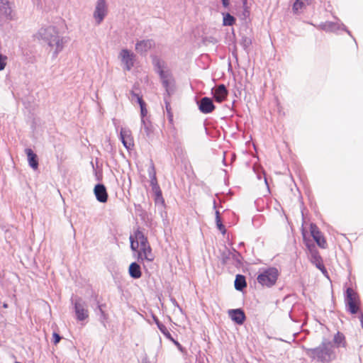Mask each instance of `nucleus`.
<instances>
[{
	"mask_svg": "<svg viewBox=\"0 0 363 363\" xmlns=\"http://www.w3.org/2000/svg\"><path fill=\"white\" fill-rule=\"evenodd\" d=\"M33 37L41 43L46 44L52 50L53 57H57L67 43V38L61 35L57 27L53 25L42 26Z\"/></svg>",
	"mask_w": 363,
	"mask_h": 363,
	"instance_id": "nucleus-1",
	"label": "nucleus"
},
{
	"mask_svg": "<svg viewBox=\"0 0 363 363\" xmlns=\"http://www.w3.org/2000/svg\"><path fill=\"white\" fill-rule=\"evenodd\" d=\"M152 65L155 72L159 74L167 95L169 97L175 91V82L172 72L165 69V63L157 56L152 57Z\"/></svg>",
	"mask_w": 363,
	"mask_h": 363,
	"instance_id": "nucleus-2",
	"label": "nucleus"
},
{
	"mask_svg": "<svg viewBox=\"0 0 363 363\" xmlns=\"http://www.w3.org/2000/svg\"><path fill=\"white\" fill-rule=\"evenodd\" d=\"M334 345L329 340H323L322 343L315 348H311L307 350V354L313 359L321 362H330L335 358L334 352Z\"/></svg>",
	"mask_w": 363,
	"mask_h": 363,
	"instance_id": "nucleus-3",
	"label": "nucleus"
},
{
	"mask_svg": "<svg viewBox=\"0 0 363 363\" xmlns=\"http://www.w3.org/2000/svg\"><path fill=\"white\" fill-rule=\"evenodd\" d=\"M279 277V272L275 267H269L263 269V271L257 276V281L259 284L266 287H272L274 286Z\"/></svg>",
	"mask_w": 363,
	"mask_h": 363,
	"instance_id": "nucleus-4",
	"label": "nucleus"
},
{
	"mask_svg": "<svg viewBox=\"0 0 363 363\" xmlns=\"http://www.w3.org/2000/svg\"><path fill=\"white\" fill-rule=\"evenodd\" d=\"M345 302L347 311L355 314L359 311V298L358 294L351 288H347L345 293Z\"/></svg>",
	"mask_w": 363,
	"mask_h": 363,
	"instance_id": "nucleus-5",
	"label": "nucleus"
},
{
	"mask_svg": "<svg viewBox=\"0 0 363 363\" xmlns=\"http://www.w3.org/2000/svg\"><path fill=\"white\" fill-rule=\"evenodd\" d=\"M74 305L76 318L78 320L82 321L89 317V311L86 303L81 298H76L72 300Z\"/></svg>",
	"mask_w": 363,
	"mask_h": 363,
	"instance_id": "nucleus-6",
	"label": "nucleus"
},
{
	"mask_svg": "<svg viewBox=\"0 0 363 363\" xmlns=\"http://www.w3.org/2000/svg\"><path fill=\"white\" fill-rule=\"evenodd\" d=\"M108 14V5L106 0H97L93 13V18L97 25H100Z\"/></svg>",
	"mask_w": 363,
	"mask_h": 363,
	"instance_id": "nucleus-7",
	"label": "nucleus"
},
{
	"mask_svg": "<svg viewBox=\"0 0 363 363\" xmlns=\"http://www.w3.org/2000/svg\"><path fill=\"white\" fill-rule=\"evenodd\" d=\"M118 58L123 65V69L130 71L134 66L135 55L128 49H122L119 53Z\"/></svg>",
	"mask_w": 363,
	"mask_h": 363,
	"instance_id": "nucleus-8",
	"label": "nucleus"
},
{
	"mask_svg": "<svg viewBox=\"0 0 363 363\" xmlns=\"http://www.w3.org/2000/svg\"><path fill=\"white\" fill-rule=\"evenodd\" d=\"M12 2L11 0H0V19L11 21L13 18Z\"/></svg>",
	"mask_w": 363,
	"mask_h": 363,
	"instance_id": "nucleus-9",
	"label": "nucleus"
},
{
	"mask_svg": "<svg viewBox=\"0 0 363 363\" xmlns=\"http://www.w3.org/2000/svg\"><path fill=\"white\" fill-rule=\"evenodd\" d=\"M318 28L326 32H336L339 30H343L351 35L350 31L347 29L346 26L340 20H337L336 22L326 21L322 23Z\"/></svg>",
	"mask_w": 363,
	"mask_h": 363,
	"instance_id": "nucleus-10",
	"label": "nucleus"
},
{
	"mask_svg": "<svg viewBox=\"0 0 363 363\" xmlns=\"http://www.w3.org/2000/svg\"><path fill=\"white\" fill-rule=\"evenodd\" d=\"M310 231L317 245L321 248H325L327 246L325 239L323 236L322 233L320 231L318 226L314 223H311L310 225Z\"/></svg>",
	"mask_w": 363,
	"mask_h": 363,
	"instance_id": "nucleus-11",
	"label": "nucleus"
},
{
	"mask_svg": "<svg viewBox=\"0 0 363 363\" xmlns=\"http://www.w3.org/2000/svg\"><path fill=\"white\" fill-rule=\"evenodd\" d=\"M199 111L205 114L213 112L216 106L213 104V100L208 97H203L199 101L197 102Z\"/></svg>",
	"mask_w": 363,
	"mask_h": 363,
	"instance_id": "nucleus-12",
	"label": "nucleus"
},
{
	"mask_svg": "<svg viewBox=\"0 0 363 363\" xmlns=\"http://www.w3.org/2000/svg\"><path fill=\"white\" fill-rule=\"evenodd\" d=\"M213 98L216 102L221 103L225 100L228 91L224 84H219L211 90Z\"/></svg>",
	"mask_w": 363,
	"mask_h": 363,
	"instance_id": "nucleus-13",
	"label": "nucleus"
},
{
	"mask_svg": "<svg viewBox=\"0 0 363 363\" xmlns=\"http://www.w3.org/2000/svg\"><path fill=\"white\" fill-rule=\"evenodd\" d=\"M120 138L126 149L130 150L133 147V140L129 129L122 128L120 132Z\"/></svg>",
	"mask_w": 363,
	"mask_h": 363,
	"instance_id": "nucleus-14",
	"label": "nucleus"
},
{
	"mask_svg": "<svg viewBox=\"0 0 363 363\" xmlns=\"http://www.w3.org/2000/svg\"><path fill=\"white\" fill-rule=\"evenodd\" d=\"M94 194L98 201L106 203L108 200V193L106 186L103 184H97L94 186Z\"/></svg>",
	"mask_w": 363,
	"mask_h": 363,
	"instance_id": "nucleus-15",
	"label": "nucleus"
},
{
	"mask_svg": "<svg viewBox=\"0 0 363 363\" xmlns=\"http://www.w3.org/2000/svg\"><path fill=\"white\" fill-rule=\"evenodd\" d=\"M155 45L152 40H143L135 44V50L140 54H145Z\"/></svg>",
	"mask_w": 363,
	"mask_h": 363,
	"instance_id": "nucleus-16",
	"label": "nucleus"
},
{
	"mask_svg": "<svg viewBox=\"0 0 363 363\" xmlns=\"http://www.w3.org/2000/svg\"><path fill=\"white\" fill-rule=\"evenodd\" d=\"M228 314L232 320L238 325H242L246 318L244 311L240 308L229 310Z\"/></svg>",
	"mask_w": 363,
	"mask_h": 363,
	"instance_id": "nucleus-17",
	"label": "nucleus"
},
{
	"mask_svg": "<svg viewBox=\"0 0 363 363\" xmlns=\"http://www.w3.org/2000/svg\"><path fill=\"white\" fill-rule=\"evenodd\" d=\"M311 261L323 272V274L327 273V270L323 263L322 258L315 250H311Z\"/></svg>",
	"mask_w": 363,
	"mask_h": 363,
	"instance_id": "nucleus-18",
	"label": "nucleus"
},
{
	"mask_svg": "<svg viewBox=\"0 0 363 363\" xmlns=\"http://www.w3.org/2000/svg\"><path fill=\"white\" fill-rule=\"evenodd\" d=\"M25 152L28 157V161L30 167L33 169H37L38 167V160L37 155L30 149L26 148Z\"/></svg>",
	"mask_w": 363,
	"mask_h": 363,
	"instance_id": "nucleus-19",
	"label": "nucleus"
},
{
	"mask_svg": "<svg viewBox=\"0 0 363 363\" xmlns=\"http://www.w3.org/2000/svg\"><path fill=\"white\" fill-rule=\"evenodd\" d=\"M130 277L133 279H139L142 276L140 266L137 262H132L128 269Z\"/></svg>",
	"mask_w": 363,
	"mask_h": 363,
	"instance_id": "nucleus-20",
	"label": "nucleus"
},
{
	"mask_svg": "<svg viewBox=\"0 0 363 363\" xmlns=\"http://www.w3.org/2000/svg\"><path fill=\"white\" fill-rule=\"evenodd\" d=\"M146 247H140V250L138 252V259L143 260L147 259L148 261H151L153 259V257L151 255V248L149 246V249H145Z\"/></svg>",
	"mask_w": 363,
	"mask_h": 363,
	"instance_id": "nucleus-21",
	"label": "nucleus"
},
{
	"mask_svg": "<svg viewBox=\"0 0 363 363\" xmlns=\"http://www.w3.org/2000/svg\"><path fill=\"white\" fill-rule=\"evenodd\" d=\"M135 238L136 242L138 243L140 248V247H146L145 249H149V244L147 242V239L144 236L143 233L140 231H137L135 233Z\"/></svg>",
	"mask_w": 363,
	"mask_h": 363,
	"instance_id": "nucleus-22",
	"label": "nucleus"
},
{
	"mask_svg": "<svg viewBox=\"0 0 363 363\" xmlns=\"http://www.w3.org/2000/svg\"><path fill=\"white\" fill-rule=\"evenodd\" d=\"M141 130L140 131L147 138H150L152 134V127L150 122L145 121H141Z\"/></svg>",
	"mask_w": 363,
	"mask_h": 363,
	"instance_id": "nucleus-23",
	"label": "nucleus"
},
{
	"mask_svg": "<svg viewBox=\"0 0 363 363\" xmlns=\"http://www.w3.org/2000/svg\"><path fill=\"white\" fill-rule=\"evenodd\" d=\"M247 286V282L245 276L238 274L235 280V288L238 291H242Z\"/></svg>",
	"mask_w": 363,
	"mask_h": 363,
	"instance_id": "nucleus-24",
	"label": "nucleus"
},
{
	"mask_svg": "<svg viewBox=\"0 0 363 363\" xmlns=\"http://www.w3.org/2000/svg\"><path fill=\"white\" fill-rule=\"evenodd\" d=\"M153 318H154V320H155L156 325H157V328L160 330V332L167 339H169V340H173V337H172V335L170 334V333L169 332V330H167V328H166V326L164 324H162L161 322H160V320L157 319V318L153 317Z\"/></svg>",
	"mask_w": 363,
	"mask_h": 363,
	"instance_id": "nucleus-25",
	"label": "nucleus"
},
{
	"mask_svg": "<svg viewBox=\"0 0 363 363\" xmlns=\"http://www.w3.org/2000/svg\"><path fill=\"white\" fill-rule=\"evenodd\" d=\"M313 0H296L293 5V10L295 13L310 5Z\"/></svg>",
	"mask_w": 363,
	"mask_h": 363,
	"instance_id": "nucleus-26",
	"label": "nucleus"
},
{
	"mask_svg": "<svg viewBox=\"0 0 363 363\" xmlns=\"http://www.w3.org/2000/svg\"><path fill=\"white\" fill-rule=\"evenodd\" d=\"M228 257H230L231 259H233V261L236 264H241V263H242V262H241L242 256L235 249H233L232 250H228Z\"/></svg>",
	"mask_w": 363,
	"mask_h": 363,
	"instance_id": "nucleus-27",
	"label": "nucleus"
},
{
	"mask_svg": "<svg viewBox=\"0 0 363 363\" xmlns=\"http://www.w3.org/2000/svg\"><path fill=\"white\" fill-rule=\"evenodd\" d=\"M333 342L337 347L341 346L345 347V342L344 335L342 333H340V332H337L336 335L334 336Z\"/></svg>",
	"mask_w": 363,
	"mask_h": 363,
	"instance_id": "nucleus-28",
	"label": "nucleus"
},
{
	"mask_svg": "<svg viewBox=\"0 0 363 363\" xmlns=\"http://www.w3.org/2000/svg\"><path fill=\"white\" fill-rule=\"evenodd\" d=\"M223 24L225 26H233L235 23V18L230 15L229 13H223Z\"/></svg>",
	"mask_w": 363,
	"mask_h": 363,
	"instance_id": "nucleus-29",
	"label": "nucleus"
},
{
	"mask_svg": "<svg viewBox=\"0 0 363 363\" xmlns=\"http://www.w3.org/2000/svg\"><path fill=\"white\" fill-rule=\"evenodd\" d=\"M138 104L140 105V116H141V121L146 120L145 118L147 113V110L146 108V104L143 99H140L138 98Z\"/></svg>",
	"mask_w": 363,
	"mask_h": 363,
	"instance_id": "nucleus-30",
	"label": "nucleus"
},
{
	"mask_svg": "<svg viewBox=\"0 0 363 363\" xmlns=\"http://www.w3.org/2000/svg\"><path fill=\"white\" fill-rule=\"evenodd\" d=\"M150 184H151V186L152 187V189L154 191H155V193H156L157 196H162V193H161V191L160 190L159 186L157 185V178L156 177L150 179Z\"/></svg>",
	"mask_w": 363,
	"mask_h": 363,
	"instance_id": "nucleus-31",
	"label": "nucleus"
},
{
	"mask_svg": "<svg viewBox=\"0 0 363 363\" xmlns=\"http://www.w3.org/2000/svg\"><path fill=\"white\" fill-rule=\"evenodd\" d=\"M251 43H252V41H251L250 38H249L246 36L242 37L240 44L242 46V48H244V50H246L250 47Z\"/></svg>",
	"mask_w": 363,
	"mask_h": 363,
	"instance_id": "nucleus-32",
	"label": "nucleus"
},
{
	"mask_svg": "<svg viewBox=\"0 0 363 363\" xmlns=\"http://www.w3.org/2000/svg\"><path fill=\"white\" fill-rule=\"evenodd\" d=\"M7 56L0 54V71H2L5 69L7 64Z\"/></svg>",
	"mask_w": 363,
	"mask_h": 363,
	"instance_id": "nucleus-33",
	"label": "nucleus"
},
{
	"mask_svg": "<svg viewBox=\"0 0 363 363\" xmlns=\"http://www.w3.org/2000/svg\"><path fill=\"white\" fill-rule=\"evenodd\" d=\"M216 225H217V227L219 229V230L223 234H225L226 230H225V226L223 225V223L221 222L220 216H218V218H216Z\"/></svg>",
	"mask_w": 363,
	"mask_h": 363,
	"instance_id": "nucleus-34",
	"label": "nucleus"
},
{
	"mask_svg": "<svg viewBox=\"0 0 363 363\" xmlns=\"http://www.w3.org/2000/svg\"><path fill=\"white\" fill-rule=\"evenodd\" d=\"M147 172L150 179L156 177V172L153 163H151Z\"/></svg>",
	"mask_w": 363,
	"mask_h": 363,
	"instance_id": "nucleus-35",
	"label": "nucleus"
},
{
	"mask_svg": "<svg viewBox=\"0 0 363 363\" xmlns=\"http://www.w3.org/2000/svg\"><path fill=\"white\" fill-rule=\"evenodd\" d=\"M130 248L133 251H137L138 247H140L138 243L136 242V240L135 241L133 238L132 236L130 237Z\"/></svg>",
	"mask_w": 363,
	"mask_h": 363,
	"instance_id": "nucleus-36",
	"label": "nucleus"
},
{
	"mask_svg": "<svg viewBox=\"0 0 363 363\" xmlns=\"http://www.w3.org/2000/svg\"><path fill=\"white\" fill-rule=\"evenodd\" d=\"M61 340V336L57 333L52 334V342L54 345H57Z\"/></svg>",
	"mask_w": 363,
	"mask_h": 363,
	"instance_id": "nucleus-37",
	"label": "nucleus"
},
{
	"mask_svg": "<svg viewBox=\"0 0 363 363\" xmlns=\"http://www.w3.org/2000/svg\"><path fill=\"white\" fill-rule=\"evenodd\" d=\"M254 171L257 174V177L258 179H262V174H263L264 175V172L262 171V169L261 168H257V167H254Z\"/></svg>",
	"mask_w": 363,
	"mask_h": 363,
	"instance_id": "nucleus-38",
	"label": "nucleus"
},
{
	"mask_svg": "<svg viewBox=\"0 0 363 363\" xmlns=\"http://www.w3.org/2000/svg\"><path fill=\"white\" fill-rule=\"evenodd\" d=\"M231 259L230 257H228V250H226L225 252H224L223 254H222V262L223 264H225L228 263V260Z\"/></svg>",
	"mask_w": 363,
	"mask_h": 363,
	"instance_id": "nucleus-39",
	"label": "nucleus"
},
{
	"mask_svg": "<svg viewBox=\"0 0 363 363\" xmlns=\"http://www.w3.org/2000/svg\"><path fill=\"white\" fill-rule=\"evenodd\" d=\"M131 97H132V100H136L137 102L138 103V98L140 99H143L142 96H140L139 94L135 93V92H131Z\"/></svg>",
	"mask_w": 363,
	"mask_h": 363,
	"instance_id": "nucleus-40",
	"label": "nucleus"
},
{
	"mask_svg": "<svg viewBox=\"0 0 363 363\" xmlns=\"http://www.w3.org/2000/svg\"><path fill=\"white\" fill-rule=\"evenodd\" d=\"M98 309L101 314V318H106V314H105V312L104 311V310L102 309L101 305H98Z\"/></svg>",
	"mask_w": 363,
	"mask_h": 363,
	"instance_id": "nucleus-41",
	"label": "nucleus"
},
{
	"mask_svg": "<svg viewBox=\"0 0 363 363\" xmlns=\"http://www.w3.org/2000/svg\"><path fill=\"white\" fill-rule=\"evenodd\" d=\"M164 102H165V105H166V110L168 113H170V110H171L170 104H169V102L167 101L166 96H164Z\"/></svg>",
	"mask_w": 363,
	"mask_h": 363,
	"instance_id": "nucleus-42",
	"label": "nucleus"
},
{
	"mask_svg": "<svg viewBox=\"0 0 363 363\" xmlns=\"http://www.w3.org/2000/svg\"><path fill=\"white\" fill-rule=\"evenodd\" d=\"M221 1H222V4H223V7L228 8L229 6V4H230L229 0H221Z\"/></svg>",
	"mask_w": 363,
	"mask_h": 363,
	"instance_id": "nucleus-43",
	"label": "nucleus"
},
{
	"mask_svg": "<svg viewBox=\"0 0 363 363\" xmlns=\"http://www.w3.org/2000/svg\"><path fill=\"white\" fill-rule=\"evenodd\" d=\"M172 341L174 342V344L175 345H177V347H178V349H179V350H182V345H180V344H179L177 340H175L173 338V340H172Z\"/></svg>",
	"mask_w": 363,
	"mask_h": 363,
	"instance_id": "nucleus-44",
	"label": "nucleus"
},
{
	"mask_svg": "<svg viewBox=\"0 0 363 363\" xmlns=\"http://www.w3.org/2000/svg\"><path fill=\"white\" fill-rule=\"evenodd\" d=\"M359 318V320H360V322H361L362 328L363 329V314L361 313Z\"/></svg>",
	"mask_w": 363,
	"mask_h": 363,
	"instance_id": "nucleus-45",
	"label": "nucleus"
},
{
	"mask_svg": "<svg viewBox=\"0 0 363 363\" xmlns=\"http://www.w3.org/2000/svg\"><path fill=\"white\" fill-rule=\"evenodd\" d=\"M172 302H173V304H174V305H175V306H177V307H179V305L177 304V302L176 301V300H175V299H172Z\"/></svg>",
	"mask_w": 363,
	"mask_h": 363,
	"instance_id": "nucleus-46",
	"label": "nucleus"
},
{
	"mask_svg": "<svg viewBox=\"0 0 363 363\" xmlns=\"http://www.w3.org/2000/svg\"><path fill=\"white\" fill-rule=\"evenodd\" d=\"M264 182H265L266 185H267V187L269 188L268 183H267V178H266V177H265V176L264 177Z\"/></svg>",
	"mask_w": 363,
	"mask_h": 363,
	"instance_id": "nucleus-47",
	"label": "nucleus"
},
{
	"mask_svg": "<svg viewBox=\"0 0 363 363\" xmlns=\"http://www.w3.org/2000/svg\"><path fill=\"white\" fill-rule=\"evenodd\" d=\"M218 216H220V213L218 211H216V218H218Z\"/></svg>",
	"mask_w": 363,
	"mask_h": 363,
	"instance_id": "nucleus-48",
	"label": "nucleus"
},
{
	"mask_svg": "<svg viewBox=\"0 0 363 363\" xmlns=\"http://www.w3.org/2000/svg\"><path fill=\"white\" fill-rule=\"evenodd\" d=\"M3 307H4V308H8V304H7V303H4L3 304Z\"/></svg>",
	"mask_w": 363,
	"mask_h": 363,
	"instance_id": "nucleus-49",
	"label": "nucleus"
},
{
	"mask_svg": "<svg viewBox=\"0 0 363 363\" xmlns=\"http://www.w3.org/2000/svg\"><path fill=\"white\" fill-rule=\"evenodd\" d=\"M213 207L214 208H216V201L215 200L213 201Z\"/></svg>",
	"mask_w": 363,
	"mask_h": 363,
	"instance_id": "nucleus-50",
	"label": "nucleus"
},
{
	"mask_svg": "<svg viewBox=\"0 0 363 363\" xmlns=\"http://www.w3.org/2000/svg\"><path fill=\"white\" fill-rule=\"evenodd\" d=\"M246 1H247V0H243L244 4H245Z\"/></svg>",
	"mask_w": 363,
	"mask_h": 363,
	"instance_id": "nucleus-51",
	"label": "nucleus"
}]
</instances>
